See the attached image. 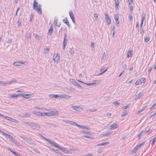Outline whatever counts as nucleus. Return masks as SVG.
<instances>
[{"instance_id":"nucleus-49","label":"nucleus","mask_w":156,"mask_h":156,"mask_svg":"<svg viewBox=\"0 0 156 156\" xmlns=\"http://www.w3.org/2000/svg\"><path fill=\"white\" fill-rule=\"evenodd\" d=\"M128 2L129 4H132L133 2V0H128Z\"/></svg>"},{"instance_id":"nucleus-43","label":"nucleus","mask_w":156,"mask_h":156,"mask_svg":"<svg viewBox=\"0 0 156 156\" xmlns=\"http://www.w3.org/2000/svg\"><path fill=\"white\" fill-rule=\"evenodd\" d=\"M129 18L130 21H132L133 20V17L131 14H129Z\"/></svg>"},{"instance_id":"nucleus-10","label":"nucleus","mask_w":156,"mask_h":156,"mask_svg":"<svg viewBox=\"0 0 156 156\" xmlns=\"http://www.w3.org/2000/svg\"><path fill=\"white\" fill-rule=\"evenodd\" d=\"M30 126L33 128H39L40 127V126L39 125L34 123L30 122Z\"/></svg>"},{"instance_id":"nucleus-38","label":"nucleus","mask_w":156,"mask_h":156,"mask_svg":"<svg viewBox=\"0 0 156 156\" xmlns=\"http://www.w3.org/2000/svg\"><path fill=\"white\" fill-rule=\"evenodd\" d=\"M83 137L85 138H89L90 139H93V138L90 137L89 136H87V135H83Z\"/></svg>"},{"instance_id":"nucleus-61","label":"nucleus","mask_w":156,"mask_h":156,"mask_svg":"<svg viewBox=\"0 0 156 156\" xmlns=\"http://www.w3.org/2000/svg\"><path fill=\"white\" fill-rule=\"evenodd\" d=\"M130 12H131L133 10V7L131 5L130 6Z\"/></svg>"},{"instance_id":"nucleus-7","label":"nucleus","mask_w":156,"mask_h":156,"mask_svg":"<svg viewBox=\"0 0 156 156\" xmlns=\"http://www.w3.org/2000/svg\"><path fill=\"white\" fill-rule=\"evenodd\" d=\"M105 20L106 22L107 23L108 25H109L111 24V21L110 18L109 17L107 13H105Z\"/></svg>"},{"instance_id":"nucleus-27","label":"nucleus","mask_w":156,"mask_h":156,"mask_svg":"<svg viewBox=\"0 0 156 156\" xmlns=\"http://www.w3.org/2000/svg\"><path fill=\"white\" fill-rule=\"evenodd\" d=\"M146 15L145 14H142V21L141 23V25H142L143 23L144 20L145 19Z\"/></svg>"},{"instance_id":"nucleus-33","label":"nucleus","mask_w":156,"mask_h":156,"mask_svg":"<svg viewBox=\"0 0 156 156\" xmlns=\"http://www.w3.org/2000/svg\"><path fill=\"white\" fill-rule=\"evenodd\" d=\"M12 121H11V122H13L18 123L19 122L18 120H16L13 118H12Z\"/></svg>"},{"instance_id":"nucleus-60","label":"nucleus","mask_w":156,"mask_h":156,"mask_svg":"<svg viewBox=\"0 0 156 156\" xmlns=\"http://www.w3.org/2000/svg\"><path fill=\"white\" fill-rule=\"evenodd\" d=\"M151 131V129H149L147 130H145V132H146V133H147L148 132H149Z\"/></svg>"},{"instance_id":"nucleus-8","label":"nucleus","mask_w":156,"mask_h":156,"mask_svg":"<svg viewBox=\"0 0 156 156\" xmlns=\"http://www.w3.org/2000/svg\"><path fill=\"white\" fill-rule=\"evenodd\" d=\"M53 58L55 62H58L60 59L59 55L57 53L55 54L53 56Z\"/></svg>"},{"instance_id":"nucleus-36","label":"nucleus","mask_w":156,"mask_h":156,"mask_svg":"<svg viewBox=\"0 0 156 156\" xmlns=\"http://www.w3.org/2000/svg\"><path fill=\"white\" fill-rule=\"evenodd\" d=\"M70 81L73 84H75L76 83V82L75 81V80L73 79H70Z\"/></svg>"},{"instance_id":"nucleus-18","label":"nucleus","mask_w":156,"mask_h":156,"mask_svg":"<svg viewBox=\"0 0 156 156\" xmlns=\"http://www.w3.org/2000/svg\"><path fill=\"white\" fill-rule=\"evenodd\" d=\"M118 127V125L116 123L113 124L110 126L111 129H116Z\"/></svg>"},{"instance_id":"nucleus-37","label":"nucleus","mask_w":156,"mask_h":156,"mask_svg":"<svg viewBox=\"0 0 156 156\" xmlns=\"http://www.w3.org/2000/svg\"><path fill=\"white\" fill-rule=\"evenodd\" d=\"M20 137H21V138H22L25 141H28L29 140V139L28 138H27V137H23L21 136H20Z\"/></svg>"},{"instance_id":"nucleus-22","label":"nucleus","mask_w":156,"mask_h":156,"mask_svg":"<svg viewBox=\"0 0 156 156\" xmlns=\"http://www.w3.org/2000/svg\"><path fill=\"white\" fill-rule=\"evenodd\" d=\"M81 132L83 133L87 134L88 135H92L91 133L90 132L82 130L81 131Z\"/></svg>"},{"instance_id":"nucleus-16","label":"nucleus","mask_w":156,"mask_h":156,"mask_svg":"<svg viewBox=\"0 0 156 156\" xmlns=\"http://www.w3.org/2000/svg\"><path fill=\"white\" fill-rule=\"evenodd\" d=\"M7 135H6L5 136L6 137H7L12 142H13L14 141L15 139L13 138V137L11 136L10 135H8L7 134Z\"/></svg>"},{"instance_id":"nucleus-2","label":"nucleus","mask_w":156,"mask_h":156,"mask_svg":"<svg viewBox=\"0 0 156 156\" xmlns=\"http://www.w3.org/2000/svg\"><path fill=\"white\" fill-rule=\"evenodd\" d=\"M49 97L52 98H69L70 96L65 94L58 95L52 94L49 95Z\"/></svg>"},{"instance_id":"nucleus-42","label":"nucleus","mask_w":156,"mask_h":156,"mask_svg":"<svg viewBox=\"0 0 156 156\" xmlns=\"http://www.w3.org/2000/svg\"><path fill=\"white\" fill-rule=\"evenodd\" d=\"M95 84H96V83L95 82H93L92 83H86V84L88 86H90V85H95Z\"/></svg>"},{"instance_id":"nucleus-35","label":"nucleus","mask_w":156,"mask_h":156,"mask_svg":"<svg viewBox=\"0 0 156 156\" xmlns=\"http://www.w3.org/2000/svg\"><path fill=\"white\" fill-rule=\"evenodd\" d=\"M97 110V109H89L88 110V112H93L96 111Z\"/></svg>"},{"instance_id":"nucleus-23","label":"nucleus","mask_w":156,"mask_h":156,"mask_svg":"<svg viewBox=\"0 0 156 156\" xmlns=\"http://www.w3.org/2000/svg\"><path fill=\"white\" fill-rule=\"evenodd\" d=\"M109 143V142H106L104 143H102L101 144H97V146H101L105 145H106L108 144Z\"/></svg>"},{"instance_id":"nucleus-5","label":"nucleus","mask_w":156,"mask_h":156,"mask_svg":"<svg viewBox=\"0 0 156 156\" xmlns=\"http://www.w3.org/2000/svg\"><path fill=\"white\" fill-rule=\"evenodd\" d=\"M27 64V61L22 62V61H16L14 62L13 64L15 66H20L23 64L26 65Z\"/></svg>"},{"instance_id":"nucleus-48","label":"nucleus","mask_w":156,"mask_h":156,"mask_svg":"<svg viewBox=\"0 0 156 156\" xmlns=\"http://www.w3.org/2000/svg\"><path fill=\"white\" fill-rule=\"evenodd\" d=\"M34 109H38L39 110H41L43 109V108H39L37 107H34Z\"/></svg>"},{"instance_id":"nucleus-12","label":"nucleus","mask_w":156,"mask_h":156,"mask_svg":"<svg viewBox=\"0 0 156 156\" xmlns=\"http://www.w3.org/2000/svg\"><path fill=\"white\" fill-rule=\"evenodd\" d=\"M31 94H21V96L22 97L26 98L28 99L31 97Z\"/></svg>"},{"instance_id":"nucleus-30","label":"nucleus","mask_w":156,"mask_h":156,"mask_svg":"<svg viewBox=\"0 0 156 156\" xmlns=\"http://www.w3.org/2000/svg\"><path fill=\"white\" fill-rule=\"evenodd\" d=\"M150 40V37H147L144 38V41L146 42H147Z\"/></svg>"},{"instance_id":"nucleus-40","label":"nucleus","mask_w":156,"mask_h":156,"mask_svg":"<svg viewBox=\"0 0 156 156\" xmlns=\"http://www.w3.org/2000/svg\"><path fill=\"white\" fill-rule=\"evenodd\" d=\"M9 81H6V82H5V83H2V85H3L4 86H5L7 85H9Z\"/></svg>"},{"instance_id":"nucleus-29","label":"nucleus","mask_w":156,"mask_h":156,"mask_svg":"<svg viewBox=\"0 0 156 156\" xmlns=\"http://www.w3.org/2000/svg\"><path fill=\"white\" fill-rule=\"evenodd\" d=\"M13 143H15L16 146H18L19 147H20L21 146V145L19 143L17 142L16 140H15L14 141Z\"/></svg>"},{"instance_id":"nucleus-64","label":"nucleus","mask_w":156,"mask_h":156,"mask_svg":"<svg viewBox=\"0 0 156 156\" xmlns=\"http://www.w3.org/2000/svg\"><path fill=\"white\" fill-rule=\"evenodd\" d=\"M15 156H22V155H20L18 153H16V154L15 155Z\"/></svg>"},{"instance_id":"nucleus-50","label":"nucleus","mask_w":156,"mask_h":156,"mask_svg":"<svg viewBox=\"0 0 156 156\" xmlns=\"http://www.w3.org/2000/svg\"><path fill=\"white\" fill-rule=\"evenodd\" d=\"M114 104L115 105H118L119 104V103L117 101H115L114 102Z\"/></svg>"},{"instance_id":"nucleus-55","label":"nucleus","mask_w":156,"mask_h":156,"mask_svg":"<svg viewBox=\"0 0 156 156\" xmlns=\"http://www.w3.org/2000/svg\"><path fill=\"white\" fill-rule=\"evenodd\" d=\"M17 23H18V26H20V24H21V21L20 20H18V21L17 22Z\"/></svg>"},{"instance_id":"nucleus-11","label":"nucleus","mask_w":156,"mask_h":156,"mask_svg":"<svg viewBox=\"0 0 156 156\" xmlns=\"http://www.w3.org/2000/svg\"><path fill=\"white\" fill-rule=\"evenodd\" d=\"M114 19L116 21V26H118L119 23V16L117 14L115 15Z\"/></svg>"},{"instance_id":"nucleus-41","label":"nucleus","mask_w":156,"mask_h":156,"mask_svg":"<svg viewBox=\"0 0 156 156\" xmlns=\"http://www.w3.org/2000/svg\"><path fill=\"white\" fill-rule=\"evenodd\" d=\"M65 39H66V37H65L64 39V42H63V46H64V48H65L67 44V42L65 41Z\"/></svg>"},{"instance_id":"nucleus-19","label":"nucleus","mask_w":156,"mask_h":156,"mask_svg":"<svg viewBox=\"0 0 156 156\" xmlns=\"http://www.w3.org/2000/svg\"><path fill=\"white\" fill-rule=\"evenodd\" d=\"M21 94H12L10 96V98H16L18 96H21Z\"/></svg>"},{"instance_id":"nucleus-53","label":"nucleus","mask_w":156,"mask_h":156,"mask_svg":"<svg viewBox=\"0 0 156 156\" xmlns=\"http://www.w3.org/2000/svg\"><path fill=\"white\" fill-rule=\"evenodd\" d=\"M16 82V80H14L11 81H9V85H10L12 83H14V82Z\"/></svg>"},{"instance_id":"nucleus-17","label":"nucleus","mask_w":156,"mask_h":156,"mask_svg":"<svg viewBox=\"0 0 156 156\" xmlns=\"http://www.w3.org/2000/svg\"><path fill=\"white\" fill-rule=\"evenodd\" d=\"M115 8L116 9H119V0H115Z\"/></svg>"},{"instance_id":"nucleus-21","label":"nucleus","mask_w":156,"mask_h":156,"mask_svg":"<svg viewBox=\"0 0 156 156\" xmlns=\"http://www.w3.org/2000/svg\"><path fill=\"white\" fill-rule=\"evenodd\" d=\"M133 55V53L132 51H129L127 53V57L128 58L130 57H131Z\"/></svg>"},{"instance_id":"nucleus-28","label":"nucleus","mask_w":156,"mask_h":156,"mask_svg":"<svg viewBox=\"0 0 156 156\" xmlns=\"http://www.w3.org/2000/svg\"><path fill=\"white\" fill-rule=\"evenodd\" d=\"M48 115V113L45 112H40V116H45Z\"/></svg>"},{"instance_id":"nucleus-1","label":"nucleus","mask_w":156,"mask_h":156,"mask_svg":"<svg viewBox=\"0 0 156 156\" xmlns=\"http://www.w3.org/2000/svg\"><path fill=\"white\" fill-rule=\"evenodd\" d=\"M33 9L36 10L37 13L40 14L42 13V9L41 6L40 4L38 3L37 0H34L33 4Z\"/></svg>"},{"instance_id":"nucleus-45","label":"nucleus","mask_w":156,"mask_h":156,"mask_svg":"<svg viewBox=\"0 0 156 156\" xmlns=\"http://www.w3.org/2000/svg\"><path fill=\"white\" fill-rule=\"evenodd\" d=\"M8 149L14 155L16 154V152L12 150L9 147H8Z\"/></svg>"},{"instance_id":"nucleus-58","label":"nucleus","mask_w":156,"mask_h":156,"mask_svg":"<svg viewBox=\"0 0 156 156\" xmlns=\"http://www.w3.org/2000/svg\"><path fill=\"white\" fill-rule=\"evenodd\" d=\"M156 103L154 104L150 108V109H152L156 105Z\"/></svg>"},{"instance_id":"nucleus-52","label":"nucleus","mask_w":156,"mask_h":156,"mask_svg":"<svg viewBox=\"0 0 156 156\" xmlns=\"http://www.w3.org/2000/svg\"><path fill=\"white\" fill-rule=\"evenodd\" d=\"M156 114V112H155L154 113H153V114L151 115L150 116V117L151 118H152V117H154V116H155Z\"/></svg>"},{"instance_id":"nucleus-3","label":"nucleus","mask_w":156,"mask_h":156,"mask_svg":"<svg viewBox=\"0 0 156 156\" xmlns=\"http://www.w3.org/2000/svg\"><path fill=\"white\" fill-rule=\"evenodd\" d=\"M146 82V79L144 77H142L140 79H138L135 83L136 85H138L139 84H141L143 83L144 85Z\"/></svg>"},{"instance_id":"nucleus-34","label":"nucleus","mask_w":156,"mask_h":156,"mask_svg":"<svg viewBox=\"0 0 156 156\" xmlns=\"http://www.w3.org/2000/svg\"><path fill=\"white\" fill-rule=\"evenodd\" d=\"M155 138H152L151 140V145H153L154 144V142H155Z\"/></svg>"},{"instance_id":"nucleus-63","label":"nucleus","mask_w":156,"mask_h":156,"mask_svg":"<svg viewBox=\"0 0 156 156\" xmlns=\"http://www.w3.org/2000/svg\"><path fill=\"white\" fill-rule=\"evenodd\" d=\"M83 156H93V155L91 154H87Z\"/></svg>"},{"instance_id":"nucleus-4","label":"nucleus","mask_w":156,"mask_h":156,"mask_svg":"<svg viewBox=\"0 0 156 156\" xmlns=\"http://www.w3.org/2000/svg\"><path fill=\"white\" fill-rule=\"evenodd\" d=\"M144 142H143L136 146L131 151V152L133 153H135L144 144Z\"/></svg>"},{"instance_id":"nucleus-20","label":"nucleus","mask_w":156,"mask_h":156,"mask_svg":"<svg viewBox=\"0 0 156 156\" xmlns=\"http://www.w3.org/2000/svg\"><path fill=\"white\" fill-rule=\"evenodd\" d=\"M72 108L77 111H79L81 109V108L79 106H72Z\"/></svg>"},{"instance_id":"nucleus-13","label":"nucleus","mask_w":156,"mask_h":156,"mask_svg":"<svg viewBox=\"0 0 156 156\" xmlns=\"http://www.w3.org/2000/svg\"><path fill=\"white\" fill-rule=\"evenodd\" d=\"M70 123L72 125H76L80 128H81L82 129H84L86 127L85 126H82L80 125H79L76 122H75L71 121Z\"/></svg>"},{"instance_id":"nucleus-51","label":"nucleus","mask_w":156,"mask_h":156,"mask_svg":"<svg viewBox=\"0 0 156 156\" xmlns=\"http://www.w3.org/2000/svg\"><path fill=\"white\" fill-rule=\"evenodd\" d=\"M23 123L24 124H26L27 125L30 126V122H23Z\"/></svg>"},{"instance_id":"nucleus-6","label":"nucleus","mask_w":156,"mask_h":156,"mask_svg":"<svg viewBox=\"0 0 156 156\" xmlns=\"http://www.w3.org/2000/svg\"><path fill=\"white\" fill-rule=\"evenodd\" d=\"M58 115V111L54 109L49 110V116L57 115Z\"/></svg>"},{"instance_id":"nucleus-39","label":"nucleus","mask_w":156,"mask_h":156,"mask_svg":"<svg viewBox=\"0 0 156 156\" xmlns=\"http://www.w3.org/2000/svg\"><path fill=\"white\" fill-rule=\"evenodd\" d=\"M53 30V28L52 26H51L49 29V34H52Z\"/></svg>"},{"instance_id":"nucleus-47","label":"nucleus","mask_w":156,"mask_h":156,"mask_svg":"<svg viewBox=\"0 0 156 156\" xmlns=\"http://www.w3.org/2000/svg\"><path fill=\"white\" fill-rule=\"evenodd\" d=\"M58 22V20L57 19H54V23L56 25H57Z\"/></svg>"},{"instance_id":"nucleus-56","label":"nucleus","mask_w":156,"mask_h":156,"mask_svg":"<svg viewBox=\"0 0 156 156\" xmlns=\"http://www.w3.org/2000/svg\"><path fill=\"white\" fill-rule=\"evenodd\" d=\"M41 136H42V137H43V138L45 140H46L47 141L49 142V139H48L45 138V137H44V136H42V135H41Z\"/></svg>"},{"instance_id":"nucleus-54","label":"nucleus","mask_w":156,"mask_h":156,"mask_svg":"<svg viewBox=\"0 0 156 156\" xmlns=\"http://www.w3.org/2000/svg\"><path fill=\"white\" fill-rule=\"evenodd\" d=\"M128 107H129V105H128L126 106H123L122 108L123 109H126Z\"/></svg>"},{"instance_id":"nucleus-9","label":"nucleus","mask_w":156,"mask_h":156,"mask_svg":"<svg viewBox=\"0 0 156 156\" xmlns=\"http://www.w3.org/2000/svg\"><path fill=\"white\" fill-rule=\"evenodd\" d=\"M49 143H51V145H52L54 146V147H58V148H59L60 149H61V150H62V151H63V150H65V148H62L60 147H59L53 141H50V142H49Z\"/></svg>"},{"instance_id":"nucleus-59","label":"nucleus","mask_w":156,"mask_h":156,"mask_svg":"<svg viewBox=\"0 0 156 156\" xmlns=\"http://www.w3.org/2000/svg\"><path fill=\"white\" fill-rule=\"evenodd\" d=\"M107 70V69H106L103 72L100 73L98 75H101V74H102L103 73H105Z\"/></svg>"},{"instance_id":"nucleus-14","label":"nucleus","mask_w":156,"mask_h":156,"mask_svg":"<svg viewBox=\"0 0 156 156\" xmlns=\"http://www.w3.org/2000/svg\"><path fill=\"white\" fill-rule=\"evenodd\" d=\"M69 16L73 22L74 23H75V19H74V15L73 13V12L72 11H71V12H69Z\"/></svg>"},{"instance_id":"nucleus-32","label":"nucleus","mask_w":156,"mask_h":156,"mask_svg":"<svg viewBox=\"0 0 156 156\" xmlns=\"http://www.w3.org/2000/svg\"><path fill=\"white\" fill-rule=\"evenodd\" d=\"M4 119H6L8 120L11 121L12 118L5 116Z\"/></svg>"},{"instance_id":"nucleus-24","label":"nucleus","mask_w":156,"mask_h":156,"mask_svg":"<svg viewBox=\"0 0 156 156\" xmlns=\"http://www.w3.org/2000/svg\"><path fill=\"white\" fill-rule=\"evenodd\" d=\"M63 22L65 23H66L67 26H69V24L68 20L67 18H65L63 20Z\"/></svg>"},{"instance_id":"nucleus-62","label":"nucleus","mask_w":156,"mask_h":156,"mask_svg":"<svg viewBox=\"0 0 156 156\" xmlns=\"http://www.w3.org/2000/svg\"><path fill=\"white\" fill-rule=\"evenodd\" d=\"M48 50H49L48 48L45 49L44 50V52L46 53H47L48 52Z\"/></svg>"},{"instance_id":"nucleus-44","label":"nucleus","mask_w":156,"mask_h":156,"mask_svg":"<svg viewBox=\"0 0 156 156\" xmlns=\"http://www.w3.org/2000/svg\"><path fill=\"white\" fill-rule=\"evenodd\" d=\"M35 38L36 40H40V37L39 36V35H38L37 34L36 35V36H35Z\"/></svg>"},{"instance_id":"nucleus-25","label":"nucleus","mask_w":156,"mask_h":156,"mask_svg":"<svg viewBox=\"0 0 156 156\" xmlns=\"http://www.w3.org/2000/svg\"><path fill=\"white\" fill-rule=\"evenodd\" d=\"M111 132H108V133H106L105 134H102L101 135V137L108 136H109L110 134H111Z\"/></svg>"},{"instance_id":"nucleus-46","label":"nucleus","mask_w":156,"mask_h":156,"mask_svg":"<svg viewBox=\"0 0 156 156\" xmlns=\"http://www.w3.org/2000/svg\"><path fill=\"white\" fill-rule=\"evenodd\" d=\"M128 114V112H124V113H123L121 115V117H124V116L126 115H127V114Z\"/></svg>"},{"instance_id":"nucleus-15","label":"nucleus","mask_w":156,"mask_h":156,"mask_svg":"<svg viewBox=\"0 0 156 156\" xmlns=\"http://www.w3.org/2000/svg\"><path fill=\"white\" fill-rule=\"evenodd\" d=\"M143 95L142 92H140L139 94L136 95V97L135 98V99L137 100L139 99Z\"/></svg>"},{"instance_id":"nucleus-57","label":"nucleus","mask_w":156,"mask_h":156,"mask_svg":"<svg viewBox=\"0 0 156 156\" xmlns=\"http://www.w3.org/2000/svg\"><path fill=\"white\" fill-rule=\"evenodd\" d=\"M143 111V109H141V110L137 112H136V114L138 115V114H139L140 112H141Z\"/></svg>"},{"instance_id":"nucleus-31","label":"nucleus","mask_w":156,"mask_h":156,"mask_svg":"<svg viewBox=\"0 0 156 156\" xmlns=\"http://www.w3.org/2000/svg\"><path fill=\"white\" fill-rule=\"evenodd\" d=\"M30 115V114L29 113H27V114H24V115L23 116V118H25V117H29Z\"/></svg>"},{"instance_id":"nucleus-26","label":"nucleus","mask_w":156,"mask_h":156,"mask_svg":"<svg viewBox=\"0 0 156 156\" xmlns=\"http://www.w3.org/2000/svg\"><path fill=\"white\" fill-rule=\"evenodd\" d=\"M40 112H39L36 111H33V113L34 115L38 116H40Z\"/></svg>"}]
</instances>
